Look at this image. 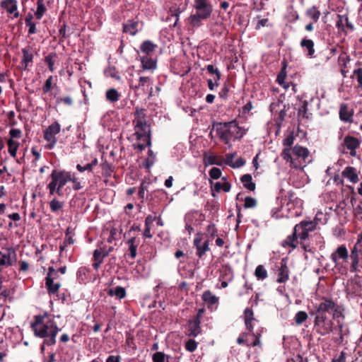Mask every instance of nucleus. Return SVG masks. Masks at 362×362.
Wrapping results in <instances>:
<instances>
[{
  "mask_svg": "<svg viewBox=\"0 0 362 362\" xmlns=\"http://www.w3.org/2000/svg\"><path fill=\"white\" fill-rule=\"evenodd\" d=\"M358 82V88L362 90V68H358L353 72Z\"/></svg>",
  "mask_w": 362,
  "mask_h": 362,
  "instance_id": "e2e57ef3",
  "label": "nucleus"
},
{
  "mask_svg": "<svg viewBox=\"0 0 362 362\" xmlns=\"http://www.w3.org/2000/svg\"><path fill=\"white\" fill-rule=\"evenodd\" d=\"M281 64H282V67H281L280 72L277 75L276 81L278 82V83L279 85L282 86L285 89H287L289 87V83H288V82L285 81L286 78V66H287L286 62L285 60L283 61Z\"/></svg>",
  "mask_w": 362,
  "mask_h": 362,
  "instance_id": "7c9ffc66",
  "label": "nucleus"
},
{
  "mask_svg": "<svg viewBox=\"0 0 362 362\" xmlns=\"http://www.w3.org/2000/svg\"><path fill=\"white\" fill-rule=\"evenodd\" d=\"M341 175L352 183H356L359 180L356 169L351 166L346 167L342 171Z\"/></svg>",
  "mask_w": 362,
  "mask_h": 362,
  "instance_id": "a878e982",
  "label": "nucleus"
},
{
  "mask_svg": "<svg viewBox=\"0 0 362 362\" xmlns=\"http://www.w3.org/2000/svg\"><path fill=\"white\" fill-rule=\"evenodd\" d=\"M350 258L351 272H356L359 271V268L362 269V232L358 234L357 240L351 250Z\"/></svg>",
  "mask_w": 362,
  "mask_h": 362,
  "instance_id": "39448f33",
  "label": "nucleus"
},
{
  "mask_svg": "<svg viewBox=\"0 0 362 362\" xmlns=\"http://www.w3.org/2000/svg\"><path fill=\"white\" fill-rule=\"evenodd\" d=\"M298 238H299L298 235L296 233H295V230H293V233L290 235H288L287 238L283 241L282 246L291 247L293 249H295L297 247Z\"/></svg>",
  "mask_w": 362,
  "mask_h": 362,
  "instance_id": "4c0bfd02",
  "label": "nucleus"
},
{
  "mask_svg": "<svg viewBox=\"0 0 362 362\" xmlns=\"http://www.w3.org/2000/svg\"><path fill=\"white\" fill-rule=\"evenodd\" d=\"M211 179L217 180L221 176V170L218 168L213 167L209 172Z\"/></svg>",
  "mask_w": 362,
  "mask_h": 362,
  "instance_id": "052dcab7",
  "label": "nucleus"
},
{
  "mask_svg": "<svg viewBox=\"0 0 362 362\" xmlns=\"http://www.w3.org/2000/svg\"><path fill=\"white\" fill-rule=\"evenodd\" d=\"M90 269L86 267H80L76 273L77 281L79 284H86L90 279Z\"/></svg>",
  "mask_w": 362,
  "mask_h": 362,
  "instance_id": "393cba45",
  "label": "nucleus"
},
{
  "mask_svg": "<svg viewBox=\"0 0 362 362\" xmlns=\"http://www.w3.org/2000/svg\"><path fill=\"white\" fill-rule=\"evenodd\" d=\"M308 316L305 311H298L294 317L295 322L297 325H302L307 319Z\"/></svg>",
  "mask_w": 362,
  "mask_h": 362,
  "instance_id": "6e6d98bb",
  "label": "nucleus"
},
{
  "mask_svg": "<svg viewBox=\"0 0 362 362\" xmlns=\"http://www.w3.org/2000/svg\"><path fill=\"white\" fill-rule=\"evenodd\" d=\"M314 42L312 40L303 38L300 42V46L307 51L306 56L309 58L315 57Z\"/></svg>",
  "mask_w": 362,
  "mask_h": 362,
  "instance_id": "c85d7f7f",
  "label": "nucleus"
},
{
  "mask_svg": "<svg viewBox=\"0 0 362 362\" xmlns=\"http://www.w3.org/2000/svg\"><path fill=\"white\" fill-rule=\"evenodd\" d=\"M8 134L10 137L6 139L8 152L13 158H16L20 146V142L16 139H19L22 137V132L19 129L13 128L10 129Z\"/></svg>",
  "mask_w": 362,
  "mask_h": 362,
  "instance_id": "0eeeda50",
  "label": "nucleus"
},
{
  "mask_svg": "<svg viewBox=\"0 0 362 362\" xmlns=\"http://www.w3.org/2000/svg\"><path fill=\"white\" fill-rule=\"evenodd\" d=\"M153 84V80L148 76H140L138 81V83L135 85H130V87L134 90L141 89L145 90V87L151 86Z\"/></svg>",
  "mask_w": 362,
  "mask_h": 362,
  "instance_id": "cd10ccee",
  "label": "nucleus"
},
{
  "mask_svg": "<svg viewBox=\"0 0 362 362\" xmlns=\"http://www.w3.org/2000/svg\"><path fill=\"white\" fill-rule=\"evenodd\" d=\"M133 125L134 135L136 139L142 141L137 145L134 144V148H137L139 152L143 151L146 147L151 146V127L146 121V110L144 108H136L134 113Z\"/></svg>",
  "mask_w": 362,
  "mask_h": 362,
  "instance_id": "7ed1b4c3",
  "label": "nucleus"
},
{
  "mask_svg": "<svg viewBox=\"0 0 362 362\" xmlns=\"http://www.w3.org/2000/svg\"><path fill=\"white\" fill-rule=\"evenodd\" d=\"M120 233L116 228H112L110 230L109 235L107 238V241L109 243H112L114 240L119 238Z\"/></svg>",
  "mask_w": 362,
  "mask_h": 362,
  "instance_id": "13d9d810",
  "label": "nucleus"
},
{
  "mask_svg": "<svg viewBox=\"0 0 362 362\" xmlns=\"http://www.w3.org/2000/svg\"><path fill=\"white\" fill-rule=\"evenodd\" d=\"M191 150L195 156L204 155V146L202 145V139L191 140Z\"/></svg>",
  "mask_w": 362,
  "mask_h": 362,
  "instance_id": "2f4dec72",
  "label": "nucleus"
},
{
  "mask_svg": "<svg viewBox=\"0 0 362 362\" xmlns=\"http://www.w3.org/2000/svg\"><path fill=\"white\" fill-rule=\"evenodd\" d=\"M108 295L110 296H115L118 299L124 298L126 296V290L122 286H117L114 289L108 291Z\"/></svg>",
  "mask_w": 362,
  "mask_h": 362,
  "instance_id": "c03bdc74",
  "label": "nucleus"
},
{
  "mask_svg": "<svg viewBox=\"0 0 362 362\" xmlns=\"http://www.w3.org/2000/svg\"><path fill=\"white\" fill-rule=\"evenodd\" d=\"M195 7L198 11L197 13L190 16L189 23L197 28L202 25L204 19V0H197Z\"/></svg>",
  "mask_w": 362,
  "mask_h": 362,
  "instance_id": "2eb2a0df",
  "label": "nucleus"
},
{
  "mask_svg": "<svg viewBox=\"0 0 362 362\" xmlns=\"http://www.w3.org/2000/svg\"><path fill=\"white\" fill-rule=\"evenodd\" d=\"M197 346V342L194 339H189L185 343V349L189 352H193Z\"/></svg>",
  "mask_w": 362,
  "mask_h": 362,
  "instance_id": "338daca9",
  "label": "nucleus"
},
{
  "mask_svg": "<svg viewBox=\"0 0 362 362\" xmlns=\"http://www.w3.org/2000/svg\"><path fill=\"white\" fill-rule=\"evenodd\" d=\"M127 244L128 245V249L125 255L132 259H134L137 255V247L139 245V240L135 237H133L127 240Z\"/></svg>",
  "mask_w": 362,
  "mask_h": 362,
  "instance_id": "5701e85b",
  "label": "nucleus"
},
{
  "mask_svg": "<svg viewBox=\"0 0 362 362\" xmlns=\"http://www.w3.org/2000/svg\"><path fill=\"white\" fill-rule=\"evenodd\" d=\"M217 229L216 228L215 223H210L206 230V235L209 236L208 239L205 240V252L208 251L209 250V244L211 240H212L215 237L217 236Z\"/></svg>",
  "mask_w": 362,
  "mask_h": 362,
  "instance_id": "473e14b6",
  "label": "nucleus"
},
{
  "mask_svg": "<svg viewBox=\"0 0 362 362\" xmlns=\"http://www.w3.org/2000/svg\"><path fill=\"white\" fill-rule=\"evenodd\" d=\"M350 62V57L347 53L342 52L338 57V64L341 68H346Z\"/></svg>",
  "mask_w": 362,
  "mask_h": 362,
  "instance_id": "603ef678",
  "label": "nucleus"
},
{
  "mask_svg": "<svg viewBox=\"0 0 362 362\" xmlns=\"http://www.w3.org/2000/svg\"><path fill=\"white\" fill-rule=\"evenodd\" d=\"M71 172L65 170L54 169L52 171L49 175L51 181L47 186L49 196L63 195L62 188L71 181Z\"/></svg>",
  "mask_w": 362,
  "mask_h": 362,
  "instance_id": "20e7f679",
  "label": "nucleus"
},
{
  "mask_svg": "<svg viewBox=\"0 0 362 362\" xmlns=\"http://www.w3.org/2000/svg\"><path fill=\"white\" fill-rule=\"evenodd\" d=\"M308 102L307 100H303L302 102V105L298 108V115L301 117L302 118L308 119L311 114L308 113Z\"/></svg>",
  "mask_w": 362,
  "mask_h": 362,
  "instance_id": "09e8293b",
  "label": "nucleus"
},
{
  "mask_svg": "<svg viewBox=\"0 0 362 362\" xmlns=\"http://www.w3.org/2000/svg\"><path fill=\"white\" fill-rule=\"evenodd\" d=\"M204 313V308L199 310L197 315L193 319L189 320L186 327L185 334L189 337H197L201 333L200 318Z\"/></svg>",
  "mask_w": 362,
  "mask_h": 362,
  "instance_id": "9b49d317",
  "label": "nucleus"
},
{
  "mask_svg": "<svg viewBox=\"0 0 362 362\" xmlns=\"http://www.w3.org/2000/svg\"><path fill=\"white\" fill-rule=\"evenodd\" d=\"M257 206V200L251 197H246L245 199L244 207L245 209L254 208Z\"/></svg>",
  "mask_w": 362,
  "mask_h": 362,
  "instance_id": "680f3d73",
  "label": "nucleus"
},
{
  "mask_svg": "<svg viewBox=\"0 0 362 362\" xmlns=\"http://www.w3.org/2000/svg\"><path fill=\"white\" fill-rule=\"evenodd\" d=\"M47 8L45 7L44 0H37V10L35 16L37 20H40L45 13Z\"/></svg>",
  "mask_w": 362,
  "mask_h": 362,
  "instance_id": "49530a36",
  "label": "nucleus"
},
{
  "mask_svg": "<svg viewBox=\"0 0 362 362\" xmlns=\"http://www.w3.org/2000/svg\"><path fill=\"white\" fill-rule=\"evenodd\" d=\"M220 279H225L229 282L234 279L233 270L229 264L223 265L220 269Z\"/></svg>",
  "mask_w": 362,
  "mask_h": 362,
  "instance_id": "c756f323",
  "label": "nucleus"
},
{
  "mask_svg": "<svg viewBox=\"0 0 362 362\" xmlns=\"http://www.w3.org/2000/svg\"><path fill=\"white\" fill-rule=\"evenodd\" d=\"M106 100L110 103H116L120 98V94L115 88H110L105 93Z\"/></svg>",
  "mask_w": 362,
  "mask_h": 362,
  "instance_id": "79ce46f5",
  "label": "nucleus"
},
{
  "mask_svg": "<svg viewBox=\"0 0 362 362\" xmlns=\"http://www.w3.org/2000/svg\"><path fill=\"white\" fill-rule=\"evenodd\" d=\"M100 167L103 171V175L105 177H110L112 172L113 168L111 163H108L106 160L102 162Z\"/></svg>",
  "mask_w": 362,
  "mask_h": 362,
  "instance_id": "864d4df0",
  "label": "nucleus"
},
{
  "mask_svg": "<svg viewBox=\"0 0 362 362\" xmlns=\"http://www.w3.org/2000/svg\"><path fill=\"white\" fill-rule=\"evenodd\" d=\"M5 252L0 251V272L4 267L13 265V260L16 259V250L13 247H2Z\"/></svg>",
  "mask_w": 362,
  "mask_h": 362,
  "instance_id": "f8f14e48",
  "label": "nucleus"
},
{
  "mask_svg": "<svg viewBox=\"0 0 362 362\" xmlns=\"http://www.w3.org/2000/svg\"><path fill=\"white\" fill-rule=\"evenodd\" d=\"M141 66L144 69H154L156 67V62L148 55L141 57Z\"/></svg>",
  "mask_w": 362,
  "mask_h": 362,
  "instance_id": "ea45409f",
  "label": "nucleus"
},
{
  "mask_svg": "<svg viewBox=\"0 0 362 362\" xmlns=\"http://www.w3.org/2000/svg\"><path fill=\"white\" fill-rule=\"evenodd\" d=\"M45 286L48 293L49 295H52L57 293L59 291L61 284L59 283H54V281H52V279L49 277H46Z\"/></svg>",
  "mask_w": 362,
  "mask_h": 362,
  "instance_id": "e433bc0d",
  "label": "nucleus"
},
{
  "mask_svg": "<svg viewBox=\"0 0 362 362\" xmlns=\"http://www.w3.org/2000/svg\"><path fill=\"white\" fill-rule=\"evenodd\" d=\"M71 181L73 183V189L75 191H78L83 188L81 182L78 181V179L75 176L74 173H71Z\"/></svg>",
  "mask_w": 362,
  "mask_h": 362,
  "instance_id": "0e129e2a",
  "label": "nucleus"
},
{
  "mask_svg": "<svg viewBox=\"0 0 362 362\" xmlns=\"http://www.w3.org/2000/svg\"><path fill=\"white\" fill-rule=\"evenodd\" d=\"M47 317V313L44 315H35L30 327L35 336L44 339V344L50 346L56 344V337L60 329L56 322L52 320L45 321Z\"/></svg>",
  "mask_w": 362,
  "mask_h": 362,
  "instance_id": "f03ea898",
  "label": "nucleus"
},
{
  "mask_svg": "<svg viewBox=\"0 0 362 362\" xmlns=\"http://www.w3.org/2000/svg\"><path fill=\"white\" fill-rule=\"evenodd\" d=\"M106 257H107V253L103 255L100 252V250H95L93 257L94 262L92 265L93 269L97 271L100 267V264L103 263L104 258Z\"/></svg>",
  "mask_w": 362,
  "mask_h": 362,
  "instance_id": "f704fd0d",
  "label": "nucleus"
},
{
  "mask_svg": "<svg viewBox=\"0 0 362 362\" xmlns=\"http://www.w3.org/2000/svg\"><path fill=\"white\" fill-rule=\"evenodd\" d=\"M183 8H180V7L177 6L176 5L172 6L169 9V15L172 17H175V21L174 23L173 26L176 27L177 22L179 21V16L180 14L183 11Z\"/></svg>",
  "mask_w": 362,
  "mask_h": 362,
  "instance_id": "de8ad7c7",
  "label": "nucleus"
},
{
  "mask_svg": "<svg viewBox=\"0 0 362 362\" xmlns=\"http://www.w3.org/2000/svg\"><path fill=\"white\" fill-rule=\"evenodd\" d=\"M165 357L164 353L158 351L153 354L152 359L153 362H164Z\"/></svg>",
  "mask_w": 362,
  "mask_h": 362,
  "instance_id": "774afa93",
  "label": "nucleus"
},
{
  "mask_svg": "<svg viewBox=\"0 0 362 362\" xmlns=\"http://www.w3.org/2000/svg\"><path fill=\"white\" fill-rule=\"evenodd\" d=\"M244 320H245V324L247 329H248L249 332H252L253 329V326L250 325V321H257V320L254 317V313L251 308H247L245 310Z\"/></svg>",
  "mask_w": 362,
  "mask_h": 362,
  "instance_id": "c9c22d12",
  "label": "nucleus"
},
{
  "mask_svg": "<svg viewBox=\"0 0 362 362\" xmlns=\"http://www.w3.org/2000/svg\"><path fill=\"white\" fill-rule=\"evenodd\" d=\"M240 180L245 188L248 190L254 191L255 189V183L252 182V177L250 174H245L240 177Z\"/></svg>",
  "mask_w": 362,
  "mask_h": 362,
  "instance_id": "58836bf2",
  "label": "nucleus"
},
{
  "mask_svg": "<svg viewBox=\"0 0 362 362\" xmlns=\"http://www.w3.org/2000/svg\"><path fill=\"white\" fill-rule=\"evenodd\" d=\"M320 14V11L317 10L316 6H313L306 11V15L313 19L315 23L319 20Z\"/></svg>",
  "mask_w": 362,
  "mask_h": 362,
  "instance_id": "3c124183",
  "label": "nucleus"
},
{
  "mask_svg": "<svg viewBox=\"0 0 362 362\" xmlns=\"http://www.w3.org/2000/svg\"><path fill=\"white\" fill-rule=\"evenodd\" d=\"M57 57V54L55 52H51L45 57V62L47 64L49 70L51 72L54 71V59Z\"/></svg>",
  "mask_w": 362,
  "mask_h": 362,
  "instance_id": "8fccbe9b",
  "label": "nucleus"
},
{
  "mask_svg": "<svg viewBox=\"0 0 362 362\" xmlns=\"http://www.w3.org/2000/svg\"><path fill=\"white\" fill-rule=\"evenodd\" d=\"M344 309L341 305L336 303L332 299L324 298L322 301L315 306V309L310 312L314 316V329L321 336H325L333 332V319L344 317Z\"/></svg>",
  "mask_w": 362,
  "mask_h": 362,
  "instance_id": "f257e3e1",
  "label": "nucleus"
},
{
  "mask_svg": "<svg viewBox=\"0 0 362 362\" xmlns=\"http://www.w3.org/2000/svg\"><path fill=\"white\" fill-rule=\"evenodd\" d=\"M218 297L212 294L210 291H205V304L207 305V308L214 312L217 310L218 307Z\"/></svg>",
  "mask_w": 362,
  "mask_h": 362,
  "instance_id": "4be33fe9",
  "label": "nucleus"
},
{
  "mask_svg": "<svg viewBox=\"0 0 362 362\" xmlns=\"http://www.w3.org/2000/svg\"><path fill=\"white\" fill-rule=\"evenodd\" d=\"M157 47V45L154 44L151 40H145L141 43L140 49L141 52L146 55H150L156 51Z\"/></svg>",
  "mask_w": 362,
  "mask_h": 362,
  "instance_id": "72a5a7b5",
  "label": "nucleus"
},
{
  "mask_svg": "<svg viewBox=\"0 0 362 362\" xmlns=\"http://www.w3.org/2000/svg\"><path fill=\"white\" fill-rule=\"evenodd\" d=\"M194 245L197 247V255L202 257L204 254V243L202 242V234L197 233V237L194 240Z\"/></svg>",
  "mask_w": 362,
  "mask_h": 362,
  "instance_id": "37998d69",
  "label": "nucleus"
},
{
  "mask_svg": "<svg viewBox=\"0 0 362 362\" xmlns=\"http://www.w3.org/2000/svg\"><path fill=\"white\" fill-rule=\"evenodd\" d=\"M254 274L259 281H264L268 277L267 271L262 264L256 267Z\"/></svg>",
  "mask_w": 362,
  "mask_h": 362,
  "instance_id": "a18cd8bd",
  "label": "nucleus"
},
{
  "mask_svg": "<svg viewBox=\"0 0 362 362\" xmlns=\"http://www.w3.org/2000/svg\"><path fill=\"white\" fill-rule=\"evenodd\" d=\"M61 131V125L58 122H54L51 124L47 129L43 132L44 139L48 143L45 148L48 150L52 149L57 142V139L56 135L58 134Z\"/></svg>",
  "mask_w": 362,
  "mask_h": 362,
  "instance_id": "423d86ee",
  "label": "nucleus"
},
{
  "mask_svg": "<svg viewBox=\"0 0 362 362\" xmlns=\"http://www.w3.org/2000/svg\"><path fill=\"white\" fill-rule=\"evenodd\" d=\"M23 57L21 61V68L23 70H28V66H31L33 62V54L32 52V48L28 46L27 47L23 48L22 50Z\"/></svg>",
  "mask_w": 362,
  "mask_h": 362,
  "instance_id": "aec40b11",
  "label": "nucleus"
},
{
  "mask_svg": "<svg viewBox=\"0 0 362 362\" xmlns=\"http://www.w3.org/2000/svg\"><path fill=\"white\" fill-rule=\"evenodd\" d=\"M53 78H54L52 76H49L48 78L45 81L42 87L43 93H47L51 90Z\"/></svg>",
  "mask_w": 362,
  "mask_h": 362,
  "instance_id": "69168bd1",
  "label": "nucleus"
},
{
  "mask_svg": "<svg viewBox=\"0 0 362 362\" xmlns=\"http://www.w3.org/2000/svg\"><path fill=\"white\" fill-rule=\"evenodd\" d=\"M292 152L295 156L302 158L304 160L308 157L309 151L307 148L296 145L292 148Z\"/></svg>",
  "mask_w": 362,
  "mask_h": 362,
  "instance_id": "a19ab883",
  "label": "nucleus"
},
{
  "mask_svg": "<svg viewBox=\"0 0 362 362\" xmlns=\"http://www.w3.org/2000/svg\"><path fill=\"white\" fill-rule=\"evenodd\" d=\"M239 129V127L235 121H231L225 123H218L216 124V129L217 134L221 140L228 142L230 139L231 134L235 130Z\"/></svg>",
  "mask_w": 362,
  "mask_h": 362,
  "instance_id": "1a4fd4ad",
  "label": "nucleus"
},
{
  "mask_svg": "<svg viewBox=\"0 0 362 362\" xmlns=\"http://www.w3.org/2000/svg\"><path fill=\"white\" fill-rule=\"evenodd\" d=\"M291 151H292L291 148H284L283 150L282 153H281V157L285 160H286L287 162H289L292 165L296 167L293 165V158L291 156Z\"/></svg>",
  "mask_w": 362,
  "mask_h": 362,
  "instance_id": "bf43d9fd",
  "label": "nucleus"
},
{
  "mask_svg": "<svg viewBox=\"0 0 362 362\" xmlns=\"http://www.w3.org/2000/svg\"><path fill=\"white\" fill-rule=\"evenodd\" d=\"M171 67L174 72L180 76H185L190 71L188 62L185 59H174L171 62Z\"/></svg>",
  "mask_w": 362,
  "mask_h": 362,
  "instance_id": "f3484780",
  "label": "nucleus"
},
{
  "mask_svg": "<svg viewBox=\"0 0 362 362\" xmlns=\"http://www.w3.org/2000/svg\"><path fill=\"white\" fill-rule=\"evenodd\" d=\"M349 257L348 250L344 245H341L331 255V259L335 265H337L339 259L347 262Z\"/></svg>",
  "mask_w": 362,
  "mask_h": 362,
  "instance_id": "6ab92c4d",
  "label": "nucleus"
},
{
  "mask_svg": "<svg viewBox=\"0 0 362 362\" xmlns=\"http://www.w3.org/2000/svg\"><path fill=\"white\" fill-rule=\"evenodd\" d=\"M339 119L344 122H352L354 110L346 103H341L339 112Z\"/></svg>",
  "mask_w": 362,
  "mask_h": 362,
  "instance_id": "412c9836",
  "label": "nucleus"
},
{
  "mask_svg": "<svg viewBox=\"0 0 362 362\" xmlns=\"http://www.w3.org/2000/svg\"><path fill=\"white\" fill-rule=\"evenodd\" d=\"M63 206H64V202H60L55 198L53 199L52 200H51L49 202L50 210L52 212L58 211L59 210L62 209L63 208Z\"/></svg>",
  "mask_w": 362,
  "mask_h": 362,
  "instance_id": "5fc2aeb1",
  "label": "nucleus"
},
{
  "mask_svg": "<svg viewBox=\"0 0 362 362\" xmlns=\"http://www.w3.org/2000/svg\"><path fill=\"white\" fill-rule=\"evenodd\" d=\"M337 18L336 27L339 32L343 33L346 35L349 33H351L354 30V25L350 22L347 15L338 14Z\"/></svg>",
  "mask_w": 362,
  "mask_h": 362,
  "instance_id": "ddd939ff",
  "label": "nucleus"
},
{
  "mask_svg": "<svg viewBox=\"0 0 362 362\" xmlns=\"http://www.w3.org/2000/svg\"><path fill=\"white\" fill-rule=\"evenodd\" d=\"M244 336L245 337V345L247 346H257L260 345V334H252L251 332H245Z\"/></svg>",
  "mask_w": 362,
  "mask_h": 362,
  "instance_id": "bb28decb",
  "label": "nucleus"
},
{
  "mask_svg": "<svg viewBox=\"0 0 362 362\" xmlns=\"http://www.w3.org/2000/svg\"><path fill=\"white\" fill-rule=\"evenodd\" d=\"M317 223L315 221H302L294 226L295 233L299 239L303 241L308 238L309 233L316 228Z\"/></svg>",
  "mask_w": 362,
  "mask_h": 362,
  "instance_id": "9d476101",
  "label": "nucleus"
},
{
  "mask_svg": "<svg viewBox=\"0 0 362 362\" xmlns=\"http://www.w3.org/2000/svg\"><path fill=\"white\" fill-rule=\"evenodd\" d=\"M361 141L353 136L347 135L344 137L341 146L345 147L349 150V153L351 156H356V149L359 148Z\"/></svg>",
  "mask_w": 362,
  "mask_h": 362,
  "instance_id": "dca6fc26",
  "label": "nucleus"
},
{
  "mask_svg": "<svg viewBox=\"0 0 362 362\" xmlns=\"http://www.w3.org/2000/svg\"><path fill=\"white\" fill-rule=\"evenodd\" d=\"M0 6L11 18H18L20 16L17 0H2L0 2Z\"/></svg>",
  "mask_w": 362,
  "mask_h": 362,
  "instance_id": "4468645a",
  "label": "nucleus"
},
{
  "mask_svg": "<svg viewBox=\"0 0 362 362\" xmlns=\"http://www.w3.org/2000/svg\"><path fill=\"white\" fill-rule=\"evenodd\" d=\"M289 269L287 266V259L283 258L280 262V267L277 271L276 281L279 284L285 283L289 279Z\"/></svg>",
  "mask_w": 362,
  "mask_h": 362,
  "instance_id": "a211bd4d",
  "label": "nucleus"
},
{
  "mask_svg": "<svg viewBox=\"0 0 362 362\" xmlns=\"http://www.w3.org/2000/svg\"><path fill=\"white\" fill-rule=\"evenodd\" d=\"M156 155L153 152L151 149H148V158L145 162V168L149 169L155 163Z\"/></svg>",
  "mask_w": 362,
  "mask_h": 362,
  "instance_id": "4d7b16f0",
  "label": "nucleus"
},
{
  "mask_svg": "<svg viewBox=\"0 0 362 362\" xmlns=\"http://www.w3.org/2000/svg\"><path fill=\"white\" fill-rule=\"evenodd\" d=\"M208 78L207 86L210 90H214L219 86L221 73L218 67L215 64H208L205 66Z\"/></svg>",
  "mask_w": 362,
  "mask_h": 362,
  "instance_id": "6e6552de",
  "label": "nucleus"
},
{
  "mask_svg": "<svg viewBox=\"0 0 362 362\" xmlns=\"http://www.w3.org/2000/svg\"><path fill=\"white\" fill-rule=\"evenodd\" d=\"M139 21L128 20L123 24V33H128L130 35H135L139 31Z\"/></svg>",
  "mask_w": 362,
  "mask_h": 362,
  "instance_id": "b1692460",
  "label": "nucleus"
}]
</instances>
